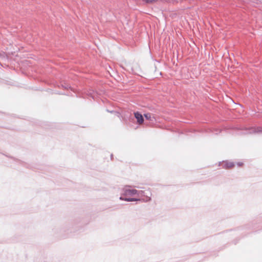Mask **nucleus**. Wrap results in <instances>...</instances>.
I'll list each match as a JSON object with an SVG mask.
<instances>
[{
	"instance_id": "nucleus-1",
	"label": "nucleus",
	"mask_w": 262,
	"mask_h": 262,
	"mask_svg": "<svg viewBox=\"0 0 262 262\" xmlns=\"http://www.w3.org/2000/svg\"><path fill=\"white\" fill-rule=\"evenodd\" d=\"M120 200L131 202V188L130 186H126L122 189Z\"/></svg>"
},
{
	"instance_id": "nucleus-2",
	"label": "nucleus",
	"mask_w": 262,
	"mask_h": 262,
	"mask_svg": "<svg viewBox=\"0 0 262 262\" xmlns=\"http://www.w3.org/2000/svg\"><path fill=\"white\" fill-rule=\"evenodd\" d=\"M116 113L117 116L119 117L121 115L122 120L125 122V123H129L131 119V112L129 108H123L121 111V113L119 114L118 112H115Z\"/></svg>"
},
{
	"instance_id": "nucleus-3",
	"label": "nucleus",
	"mask_w": 262,
	"mask_h": 262,
	"mask_svg": "<svg viewBox=\"0 0 262 262\" xmlns=\"http://www.w3.org/2000/svg\"><path fill=\"white\" fill-rule=\"evenodd\" d=\"M143 192L142 190H137L135 189H132V196L135 195H137L138 198H133L132 197V202L134 201H139V202H143V199H141L140 197L143 195Z\"/></svg>"
},
{
	"instance_id": "nucleus-4",
	"label": "nucleus",
	"mask_w": 262,
	"mask_h": 262,
	"mask_svg": "<svg viewBox=\"0 0 262 262\" xmlns=\"http://www.w3.org/2000/svg\"><path fill=\"white\" fill-rule=\"evenodd\" d=\"M135 117L137 120V122L139 124H141L144 122V118L142 115L137 112L134 113Z\"/></svg>"
},
{
	"instance_id": "nucleus-5",
	"label": "nucleus",
	"mask_w": 262,
	"mask_h": 262,
	"mask_svg": "<svg viewBox=\"0 0 262 262\" xmlns=\"http://www.w3.org/2000/svg\"><path fill=\"white\" fill-rule=\"evenodd\" d=\"M249 133H261L262 134V127H258L256 128H251Z\"/></svg>"
},
{
	"instance_id": "nucleus-6",
	"label": "nucleus",
	"mask_w": 262,
	"mask_h": 262,
	"mask_svg": "<svg viewBox=\"0 0 262 262\" xmlns=\"http://www.w3.org/2000/svg\"><path fill=\"white\" fill-rule=\"evenodd\" d=\"M234 164L233 162H226L225 164V167L226 168H230L233 167Z\"/></svg>"
},
{
	"instance_id": "nucleus-7",
	"label": "nucleus",
	"mask_w": 262,
	"mask_h": 262,
	"mask_svg": "<svg viewBox=\"0 0 262 262\" xmlns=\"http://www.w3.org/2000/svg\"><path fill=\"white\" fill-rule=\"evenodd\" d=\"M144 117L146 120H150L151 118V114L149 113L144 114Z\"/></svg>"
},
{
	"instance_id": "nucleus-8",
	"label": "nucleus",
	"mask_w": 262,
	"mask_h": 262,
	"mask_svg": "<svg viewBox=\"0 0 262 262\" xmlns=\"http://www.w3.org/2000/svg\"><path fill=\"white\" fill-rule=\"evenodd\" d=\"M62 86L65 89H68V88H71V87L70 86H69V85H62Z\"/></svg>"
},
{
	"instance_id": "nucleus-9",
	"label": "nucleus",
	"mask_w": 262,
	"mask_h": 262,
	"mask_svg": "<svg viewBox=\"0 0 262 262\" xmlns=\"http://www.w3.org/2000/svg\"><path fill=\"white\" fill-rule=\"evenodd\" d=\"M237 165L239 166H241L243 165V163H237Z\"/></svg>"
}]
</instances>
